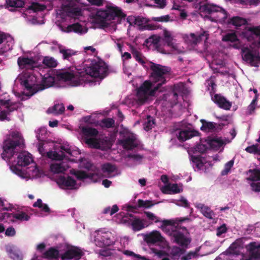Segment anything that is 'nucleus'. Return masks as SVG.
Instances as JSON below:
<instances>
[{"instance_id": "nucleus-1", "label": "nucleus", "mask_w": 260, "mask_h": 260, "mask_svg": "<svg viewBox=\"0 0 260 260\" xmlns=\"http://www.w3.org/2000/svg\"><path fill=\"white\" fill-rule=\"evenodd\" d=\"M150 69L151 70V79L157 85L152 88V83L150 81L146 80L137 89V96L140 104H144L150 96H154L160 87L167 82L166 76L169 75L170 69L153 62H150Z\"/></svg>"}, {"instance_id": "nucleus-2", "label": "nucleus", "mask_w": 260, "mask_h": 260, "mask_svg": "<svg viewBox=\"0 0 260 260\" xmlns=\"http://www.w3.org/2000/svg\"><path fill=\"white\" fill-rule=\"evenodd\" d=\"M186 220H190V218L186 217L176 218L174 219H164L162 221L160 228L166 234L171 237V240L175 243L182 246H186L190 242V240L186 238L184 233L181 232H187L185 227H181L178 225V223L182 222Z\"/></svg>"}, {"instance_id": "nucleus-3", "label": "nucleus", "mask_w": 260, "mask_h": 260, "mask_svg": "<svg viewBox=\"0 0 260 260\" xmlns=\"http://www.w3.org/2000/svg\"><path fill=\"white\" fill-rule=\"evenodd\" d=\"M3 157L8 161L11 170L16 174V158L14 156L16 148V132H12L7 135L3 144Z\"/></svg>"}, {"instance_id": "nucleus-4", "label": "nucleus", "mask_w": 260, "mask_h": 260, "mask_svg": "<svg viewBox=\"0 0 260 260\" xmlns=\"http://www.w3.org/2000/svg\"><path fill=\"white\" fill-rule=\"evenodd\" d=\"M108 74V66L103 61H92L90 66L82 70V75L85 77L86 83L90 81L89 77L103 79Z\"/></svg>"}, {"instance_id": "nucleus-5", "label": "nucleus", "mask_w": 260, "mask_h": 260, "mask_svg": "<svg viewBox=\"0 0 260 260\" xmlns=\"http://www.w3.org/2000/svg\"><path fill=\"white\" fill-rule=\"evenodd\" d=\"M60 80L69 82L72 86H77L86 83L85 77L82 75V70L75 69L60 72L57 74Z\"/></svg>"}, {"instance_id": "nucleus-6", "label": "nucleus", "mask_w": 260, "mask_h": 260, "mask_svg": "<svg viewBox=\"0 0 260 260\" xmlns=\"http://www.w3.org/2000/svg\"><path fill=\"white\" fill-rule=\"evenodd\" d=\"M19 79L21 85L24 87V89L28 91L26 94L27 96H32L39 90V84H37V78L34 74L26 73L23 75L17 77Z\"/></svg>"}, {"instance_id": "nucleus-7", "label": "nucleus", "mask_w": 260, "mask_h": 260, "mask_svg": "<svg viewBox=\"0 0 260 260\" xmlns=\"http://www.w3.org/2000/svg\"><path fill=\"white\" fill-rule=\"evenodd\" d=\"M241 55L243 60L249 63L251 66L257 67L260 62L259 52L251 46H242Z\"/></svg>"}, {"instance_id": "nucleus-8", "label": "nucleus", "mask_w": 260, "mask_h": 260, "mask_svg": "<svg viewBox=\"0 0 260 260\" xmlns=\"http://www.w3.org/2000/svg\"><path fill=\"white\" fill-rule=\"evenodd\" d=\"M81 131L83 135L86 137L85 142L87 144L94 148L99 149L100 148L101 145L97 139L88 138L95 137L99 134V132L96 128L89 126H83L82 127Z\"/></svg>"}, {"instance_id": "nucleus-9", "label": "nucleus", "mask_w": 260, "mask_h": 260, "mask_svg": "<svg viewBox=\"0 0 260 260\" xmlns=\"http://www.w3.org/2000/svg\"><path fill=\"white\" fill-rule=\"evenodd\" d=\"M207 1L202 0L201 2L194 5V8L198 10L201 12L211 14L213 13H218L221 10V7H218L213 4H210L207 3Z\"/></svg>"}, {"instance_id": "nucleus-10", "label": "nucleus", "mask_w": 260, "mask_h": 260, "mask_svg": "<svg viewBox=\"0 0 260 260\" xmlns=\"http://www.w3.org/2000/svg\"><path fill=\"white\" fill-rule=\"evenodd\" d=\"M56 182L59 186L62 189H74L76 188V181L69 176L60 175L56 178Z\"/></svg>"}, {"instance_id": "nucleus-11", "label": "nucleus", "mask_w": 260, "mask_h": 260, "mask_svg": "<svg viewBox=\"0 0 260 260\" xmlns=\"http://www.w3.org/2000/svg\"><path fill=\"white\" fill-rule=\"evenodd\" d=\"M240 36L245 38L248 41L254 40L255 37L260 35V29L256 27L245 26V28L240 32Z\"/></svg>"}, {"instance_id": "nucleus-12", "label": "nucleus", "mask_w": 260, "mask_h": 260, "mask_svg": "<svg viewBox=\"0 0 260 260\" xmlns=\"http://www.w3.org/2000/svg\"><path fill=\"white\" fill-rule=\"evenodd\" d=\"M199 135L198 131L191 130L190 128L180 129L176 134L177 137L180 142H184Z\"/></svg>"}, {"instance_id": "nucleus-13", "label": "nucleus", "mask_w": 260, "mask_h": 260, "mask_svg": "<svg viewBox=\"0 0 260 260\" xmlns=\"http://www.w3.org/2000/svg\"><path fill=\"white\" fill-rule=\"evenodd\" d=\"M208 36L209 35L206 31H203L198 35L191 33L185 39V41L191 46H194L200 43L203 39L206 41L208 39Z\"/></svg>"}, {"instance_id": "nucleus-14", "label": "nucleus", "mask_w": 260, "mask_h": 260, "mask_svg": "<svg viewBox=\"0 0 260 260\" xmlns=\"http://www.w3.org/2000/svg\"><path fill=\"white\" fill-rule=\"evenodd\" d=\"M148 20L142 16H137L135 18L134 23L139 26L141 30H154L157 28L154 24H148Z\"/></svg>"}, {"instance_id": "nucleus-15", "label": "nucleus", "mask_w": 260, "mask_h": 260, "mask_svg": "<svg viewBox=\"0 0 260 260\" xmlns=\"http://www.w3.org/2000/svg\"><path fill=\"white\" fill-rule=\"evenodd\" d=\"M111 233L104 232L98 234L95 239L96 244L100 247H106L110 245L112 241L110 238Z\"/></svg>"}, {"instance_id": "nucleus-16", "label": "nucleus", "mask_w": 260, "mask_h": 260, "mask_svg": "<svg viewBox=\"0 0 260 260\" xmlns=\"http://www.w3.org/2000/svg\"><path fill=\"white\" fill-rule=\"evenodd\" d=\"M205 142L208 145L209 149L214 150H219L221 147L225 144L224 142L221 137H208Z\"/></svg>"}, {"instance_id": "nucleus-17", "label": "nucleus", "mask_w": 260, "mask_h": 260, "mask_svg": "<svg viewBox=\"0 0 260 260\" xmlns=\"http://www.w3.org/2000/svg\"><path fill=\"white\" fill-rule=\"evenodd\" d=\"M136 140V138L134 136H130L123 139L119 140L118 143L124 149L133 150L138 146Z\"/></svg>"}, {"instance_id": "nucleus-18", "label": "nucleus", "mask_w": 260, "mask_h": 260, "mask_svg": "<svg viewBox=\"0 0 260 260\" xmlns=\"http://www.w3.org/2000/svg\"><path fill=\"white\" fill-rule=\"evenodd\" d=\"M212 100L220 108L229 110L231 108L232 103L220 94H216Z\"/></svg>"}, {"instance_id": "nucleus-19", "label": "nucleus", "mask_w": 260, "mask_h": 260, "mask_svg": "<svg viewBox=\"0 0 260 260\" xmlns=\"http://www.w3.org/2000/svg\"><path fill=\"white\" fill-rule=\"evenodd\" d=\"M17 64L21 69H32L36 64V62L32 58L19 57L17 59Z\"/></svg>"}, {"instance_id": "nucleus-20", "label": "nucleus", "mask_w": 260, "mask_h": 260, "mask_svg": "<svg viewBox=\"0 0 260 260\" xmlns=\"http://www.w3.org/2000/svg\"><path fill=\"white\" fill-rule=\"evenodd\" d=\"M145 240L148 244H155L163 242L164 238L159 232L153 231L146 236Z\"/></svg>"}, {"instance_id": "nucleus-21", "label": "nucleus", "mask_w": 260, "mask_h": 260, "mask_svg": "<svg viewBox=\"0 0 260 260\" xmlns=\"http://www.w3.org/2000/svg\"><path fill=\"white\" fill-rule=\"evenodd\" d=\"M83 255V252L78 248H72L66 251L61 258L63 260L71 259L74 258H80Z\"/></svg>"}, {"instance_id": "nucleus-22", "label": "nucleus", "mask_w": 260, "mask_h": 260, "mask_svg": "<svg viewBox=\"0 0 260 260\" xmlns=\"http://www.w3.org/2000/svg\"><path fill=\"white\" fill-rule=\"evenodd\" d=\"M108 20L110 21L107 9L97 11L95 16V21L96 23H101L103 26H106L108 24L106 22Z\"/></svg>"}, {"instance_id": "nucleus-23", "label": "nucleus", "mask_w": 260, "mask_h": 260, "mask_svg": "<svg viewBox=\"0 0 260 260\" xmlns=\"http://www.w3.org/2000/svg\"><path fill=\"white\" fill-rule=\"evenodd\" d=\"M63 10L67 13L68 16L71 17L81 16L82 14L81 9L73 5L72 3L64 6Z\"/></svg>"}, {"instance_id": "nucleus-24", "label": "nucleus", "mask_w": 260, "mask_h": 260, "mask_svg": "<svg viewBox=\"0 0 260 260\" xmlns=\"http://www.w3.org/2000/svg\"><path fill=\"white\" fill-rule=\"evenodd\" d=\"M154 205L152 201L150 200H143L142 199H139L138 200V204L137 206H128V210L131 212H135V210L138 208H150Z\"/></svg>"}, {"instance_id": "nucleus-25", "label": "nucleus", "mask_w": 260, "mask_h": 260, "mask_svg": "<svg viewBox=\"0 0 260 260\" xmlns=\"http://www.w3.org/2000/svg\"><path fill=\"white\" fill-rule=\"evenodd\" d=\"M228 22L229 24L234 25L237 29H240L242 26L244 28L247 24V21L245 18L239 16L233 17L229 19Z\"/></svg>"}, {"instance_id": "nucleus-26", "label": "nucleus", "mask_w": 260, "mask_h": 260, "mask_svg": "<svg viewBox=\"0 0 260 260\" xmlns=\"http://www.w3.org/2000/svg\"><path fill=\"white\" fill-rule=\"evenodd\" d=\"M107 9L110 20H114L116 17L124 18L125 16L121 10L117 7L108 6Z\"/></svg>"}, {"instance_id": "nucleus-27", "label": "nucleus", "mask_w": 260, "mask_h": 260, "mask_svg": "<svg viewBox=\"0 0 260 260\" xmlns=\"http://www.w3.org/2000/svg\"><path fill=\"white\" fill-rule=\"evenodd\" d=\"M32 161V158L29 153H21L17 156V166H28Z\"/></svg>"}, {"instance_id": "nucleus-28", "label": "nucleus", "mask_w": 260, "mask_h": 260, "mask_svg": "<svg viewBox=\"0 0 260 260\" xmlns=\"http://www.w3.org/2000/svg\"><path fill=\"white\" fill-rule=\"evenodd\" d=\"M196 207L200 210L202 214L206 218L212 219L215 216V213L209 207L201 203L198 204Z\"/></svg>"}, {"instance_id": "nucleus-29", "label": "nucleus", "mask_w": 260, "mask_h": 260, "mask_svg": "<svg viewBox=\"0 0 260 260\" xmlns=\"http://www.w3.org/2000/svg\"><path fill=\"white\" fill-rule=\"evenodd\" d=\"M129 216L131 217L134 218L131 221V223L132 229L134 231H139L145 227V224L143 222V220L134 216V215L132 214H130Z\"/></svg>"}, {"instance_id": "nucleus-30", "label": "nucleus", "mask_w": 260, "mask_h": 260, "mask_svg": "<svg viewBox=\"0 0 260 260\" xmlns=\"http://www.w3.org/2000/svg\"><path fill=\"white\" fill-rule=\"evenodd\" d=\"M54 82V79L53 77L50 75H47V77H44L42 78V82L39 84V90L42 91L45 89L48 88L52 86Z\"/></svg>"}, {"instance_id": "nucleus-31", "label": "nucleus", "mask_w": 260, "mask_h": 260, "mask_svg": "<svg viewBox=\"0 0 260 260\" xmlns=\"http://www.w3.org/2000/svg\"><path fill=\"white\" fill-rule=\"evenodd\" d=\"M59 256V251L54 247H50L42 253V257L47 259H56Z\"/></svg>"}, {"instance_id": "nucleus-32", "label": "nucleus", "mask_w": 260, "mask_h": 260, "mask_svg": "<svg viewBox=\"0 0 260 260\" xmlns=\"http://www.w3.org/2000/svg\"><path fill=\"white\" fill-rule=\"evenodd\" d=\"M130 49L133 56L135 60L140 64L142 65L146 63V57L143 55L142 53L133 46L131 45Z\"/></svg>"}, {"instance_id": "nucleus-33", "label": "nucleus", "mask_w": 260, "mask_h": 260, "mask_svg": "<svg viewBox=\"0 0 260 260\" xmlns=\"http://www.w3.org/2000/svg\"><path fill=\"white\" fill-rule=\"evenodd\" d=\"M68 168V165L63 162L51 164L50 167L51 171L54 173H63Z\"/></svg>"}, {"instance_id": "nucleus-34", "label": "nucleus", "mask_w": 260, "mask_h": 260, "mask_svg": "<svg viewBox=\"0 0 260 260\" xmlns=\"http://www.w3.org/2000/svg\"><path fill=\"white\" fill-rule=\"evenodd\" d=\"M65 108L62 104H57L54 105L52 107H49L47 110L48 114H53L55 115L61 114L64 111Z\"/></svg>"}, {"instance_id": "nucleus-35", "label": "nucleus", "mask_w": 260, "mask_h": 260, "mask_svg": "<svg viewBox=\"0 0 260 260\" xmlns=\"http://www.w3.org/2000/svg\"><path fill=\"white\" fill-rule=\"evenodd\" d=\"M74 175L80 180L88 178L93 180L97 177V175L94 173H87L83 171H78L74 173Z\"/></svg>"}, {"instance_id": "nucleus-36", "label": "nucleus", "mask_w": 260, "mask_h": 260, "mask_svg": "<svg viewBox=\"0 0 260 260\" xmlns=\"http://www.w3.org/2000/svg\"><path fill=\"white\" fill-rule=\"evenodd\" d=\"M60 149V154L57 152H54L53 155L54 159L58 160H63V159L65 157V154L63 151H65L67 153L71 155L72 152L70 148L68 147H66L65 146H61Z\"/></svg>"}, {"instance_id": "nucleus-37", "label": "nucleus", "mask_w": 260, "mask_h": 260, "mask_svg": "<svg viewBox=\"0 0 260 260\" xmlns=\"http://www.w3.org/2000/svg\"><path fill=\"white\" fill-rule=\"evenodd\" d=\"M163 35L164 37V40L167 43V45L175 49L176 48V45L173 42V38L172 37L171 33L169 31L165 29Z\"/></svg>"}, {"instance_id": "nucleus-38", "label": "nucleus", "mask_w": 260, "mask_h": 260, "mask_svg": "<svg viewBox=\"0 0 260 260\" xmlns=\"http://www.w3.org/2000/svg\"><path fill=\"white\" fill-rule=\"evenodd\" d=\"M201 122L202 125L201 129L205 132H212L216 127V124L213 122H208L205 119H201Z\"/></svg>"}, {"instance_id": "nucleus-39", "label": "nucleus", "mask_w": 260, "mask_h": 260, "mask_svg": "<svg viewBox=\"0 0 260 260\" xmlns=\"http://www.w3.org/2000/svg\"><path fill=\"white\" fill-rule=\"evenodd\" d=\"M59 52L62 55V59L68 60H69L70 58L76 54V52L74 50L70 49H66L61 46L59 47Z\"/></svg>"}, {"instance_id": "nucleus-40", "label": "nucleus", "mask_w": 260, "mask_h": 260, "mask_svg": "<svg viewBox=\"0 0 260 260\" xmlns=\"http://www.w3.org/2000/svg\"><path fill=\"white\" fill-rule=\"evenodd\" d=\"M15 110H16V107L7 106L6 110L0 111V120H10L8 115H10L11 112L14 111Z\"/></svg>"}, {"instance_id": "nucleus-41", "label": "nucleus", "mask_w": 260, "mask_h": 260, "mask_svg": "<svg viewBox=\"0 0 260 260\" xmlns=\"http://www.w3.org/2000/svg\"><path fill=\"white\" fill-rule=\"evenodd\" d=\"M100 125L103 128H112L115 125V120L111 118H105L100 121Z\"/></svg>"}, {"instance_id": "nucleus-42", "label": "nucleus", "mask_w": 260, "mask_h": 260, "mask_svg": "<svg viewBox=\"0 0 260 260\" xmlns=\"http://www.w3.org/2000/svg\"><path fill=\"white\" fill-rule=\"evenodd\" d=\"M43 63L49 68H55L57 65V61L52 57L45 56L43 60Z\"/></svg>"}, {"instance_id": "nucleus-43", "label": "nucleus", "mask_w": 260, "mask_h": 260, "mask_svg": "<svg viewBox=\"0 0 260 260\" xmlns=\"http://www.w3.org/2000/svg\"><path fill=\"white\" fill-rule=\"evenodd\" d=\"M11 100L10 96L7 93L0 95V104L2 106L16 107L15 105H11Z\"/></svg>"}, {"instance_id": "nucleus-44", "label": "nucleus", "mask_w": 260, "mask_h": 260, "mask_svg": "<svg viewBox=\"0 0 260 260\" xmlns=\"http://www.w3.org/2000/svg\"><path fill=\"white\" fill-rule=\"evenodd\" d=\"M66 31L67 32L74 31L76 33H81L82 32V26L79 23H74L67 26Z\"/></svg>"}, {"instance_id": "nucleus-45", "label": "nucleus", "mask_w": 260, "mask_h": 260, "mask_svg": "<svg viewBox=\"0 0 260 260\" xmlns=\"http://www.w3.org/2000/svg\"><path fill=\"white\" fill-rule=\"evenodd\" d=\"M248 172L250 174L248 179L251 181L260 180V170L258 169H250Z\"/></svg>"}, {"instance_id": "nucleus-46", "label": "nucleus", "mask_w": 260, "mask_h": 260, "mask_svg": "<svg viewBox=\"0 0 260 260\" xmlns=\"http://www.w3.org/2000/svg\"><path fill=\"white\" fill-rule=\"evenodd\" d=\"M6 250L9 256L13 259L16 258V249L15 246L8 244L6 245Z\"/></svg>"}, {"instance_id": "nucleus-47", "label": "nucleus", "mask_w": 260, "mask_h": 260, "mask_svg": "<svg viewBox=\"0 0 260 260\" xmlns=\"http://www.w3.org/2000/svg\"><path fill=\"white\" fill-rule=\"evenodd\" d=\"M102 170L103 173H107L109 175L116 170V167L110 163H106L102 165Z\"/></svg>"}, {"instance_id": "nucleus-48", "label": "nucleus", "mask_w": 260, "mask_h": 260, "mask_svg": "<svg viewBox=\"0 0 260 260\" xmlns=\"http://www.w3.org/2000/svg\"><path fill=\"white\" fill-rule=\"evenodd\" d=\"M222 41L224 42H234L238 41V38L235 32L228 33L222 38Z\"/></svg>"}, {"instance_id": "nucleus-49", "label": "nucleus", "mask_w": 260, "mask_h": 260, "mask_svg": "<svg viewBox=\"0 0 260 260\" xmlns=\"http://www.w3.org/2000/svg\"><path fill=\"white\" fill-rule=\"evenodd\" d=\"M5 8L11 11L16 10V0H6Z\"/></svg>"}, {"instance_id": "nucleus-50", "label": "nucleus", "mask_w": 260, "mask_h": 260, "mask_svg": "<svg viewBox=\"0 0 260 260\" xmlns=\"http://www.w3.org/2000/svg\"><path fill=\"white\" fill-rule=\"evenodd\" d=\"M228 16L227 12L221 8V10H219L215 17L217 19V20L219 21L225 22Z\"/></svg>"}, {"instance_id": "nucleus-51", "label": "nucleus", "mask_w": 260, "mask_h": 260, "mask_svg": "<svg viewBox=\"0 0 260 260\" xmlns=\"http://www.w3.org/2000/svg\"><path fill=\"white\" fill-rule=\"evenodd\" d=\"M155 120L152 118L150 116H148L147 121L144 124V129L148 131L152 129L153 125H155Z\"/></svg>"}, {"instance_id": "nucleus-52", "label": "nucleus", "mask_w": 260, "mask_h": 260, "mask_svg": "<svg viewBox=\"0 0 260 260\" xmlns=\"http://www.w3.org/2000/svg\"><path fill=\"white\" fill-rule=\"evenodd\" d=\"M245 150L250 153L257 154L260 155V147L257 145H253L247 147Z\"/></svg>"}, {"instance_id": "nucleus-53", "label": "nucleus", "mask_w": 260, "mask_h": 260, "mask_svg": "<svg viewBox=\"0 0 260 260\" xmlns=\"http://www.w3.org/2000/svg\"><path fill=\"white\" fill-rule=\"evenodd\" d=\"M145 214L146 215L147 217L151 221H154L155 223L160 222L163 221L161 220L160 218L155 215L154 214H153L152 212H149V211H145L144 212Z\"/></svg>"}, {"instance_id": "nucleus-54", "label": "nucleus", "mask_w": 260, "mask_h": 260, "mask_svg": "<svg viewBox=\"0 0 260 260\" xmlns=\"http://www.w3.org/2000/svg\"><path fill=\"white\" fill-rule=\"evenodd\" d=\"M46 8L45 5L40 4L38 3H32L30 7V8L35 12L43 11Z\"/></svg>"}, {"instance_id": "nucleus-55", "label": "nucleus", "mask_w": 260, "mask_h": 260, "mask_svg": "<svg viewBox=\"0 0 260 260\" xmlns=\"http://www.w3.org/2000/svg\"><path fill=\"white\" fill-rule=\"evenodd\" d=\"M208 148V145L207 144H198L194 147V150L196 152L204 153Z\"/></svg>"}, {"instance_id": "nucleus-56", "label": "nucleus", "mask_w": 260, "mask_h": 260, "mask_svg": "<svg viewBox=\"0 0 260 260\" xmlns=\"http://www.w3.org/2000/svg\"><path fill=\"white\" fill-rule=\"evenodd\" d=\"M30 219V216L23 211H17V220L28 221Z\"/></svg>"}, {"instance_id": "nucleus-57", "label": "nucleus", "mask_w": 260, "mask_h": 260, "mask_svg": "<svg viewBox=\"0 0 260 260\" xmlns=\"http://www.w3.org/2000/svg\"><path fill=\"white\" fill-rule=\"evenodd\" d=\"M234 165V160H231L226 162L224 165V169L221 172L222 175H225L228 174V173L231 170V168Z\"/></svg>"}, {"instance_id": "nucleus-58", "label": "nucleus", "mask_w": 260, "mask_h": 260, "mask_svg": "<svg viewBox=\"0 0 260 260\" xmlns=\"http://www.w3.org/2000/svg\"><path fill=\"white\" fill-rule=\"evenodd\" d=\"M256 101V98L253 99L250 104L248 106L246 111L247 115H251L254 112L255 109V103Z\"/></svg>"}, {"instance_id": "nucleus-59", "label": "nucleus", "mask_w": 260, "mask_h": 260, "mask_svg": "<svg viewBox=\"0 0 260 260\" xmlns=\"http://www.w3.org/2000/svg\"><path fill=\"white\" fill-rule=\"evenodd\" d=\"M25 147L24 140L21 134L17 132V147L23 149Z\"/></svg>"}, {"instance_id": "nucleus-60", "label": "nucleus", "mask_w": 260, "mask_h": 260, "mask_svg": "<svg viewBox=\"0 0 260 260\" xmlns=\"http://www.w3.org/2000/svg\"><path fill=\"white\" fill-rule=\"evenodd\" d=\"M166 189L169 191H172L174 193H177L180 192V190L177 184H173L172 185L166 186Z\"/></svg>"}, {"instance_id": "nucleus-61", "label": "nucleus", "mask_w": 260, "mask_h": 260, "mask_svg": "<svg viewBox=\"0 0 260 260\" xmlns=\"http://www.w3.org/2000/svg\"><path fill=\"white\" fill-rule=\"evenodd\" d=\"M170 17L169 15L161 16L160 17H153L152 19L155 21L158 22H168L170 20Z\"/></svg>"}, {"instance_id": "nucleus-62", "label": "nucleus", "mask_w": 260, "mask_h": 260, "mask_svg": "<svg viewBox=\"0 0 260 260\" xmlns=\"http://www.w3.org/2000/svg\"><path fill=\"white\" fill-rule=\"evenodd\" d=\"M185 250L179 247H174L172 250V253L174 256H180L184 253Z\"/></svg>"}, {"instance_id": "nucleus-63", "label": "nucleus", "mask_w": 260, "mask_h": 260, "mask_svg": "<svg viewBox=\"0 0 260 260\" xmlns=\"http://www.w3.org/2000/svg\"><path fill=\"white\" fill-rule=\"evenodd\" d=\"M260 0H240V2L242 4L249 5L250 6H256L259 3Z\"/></svg>"}, {"instance_id": "nucleus-64", "label": "nucleus", "mask_w": 260, "mask_h": 260, "mask_svg": "<svg viewBox=\"0 0 260 260\" xmlns=\"http://www.w3.org/2000/svg\"><path fill=\"white\" fill-rule=\"evenodd\" d=\"M250 254L251 260L252 259L260 260V247Z\"/></svg>"}]
</instances>
